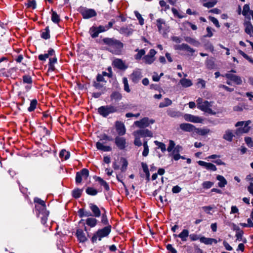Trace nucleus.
I'll return each instance as SVG.
<instances>
[{"label":"nucleus","mask_w":253,"mask_h":253,"mask_svg":"<svg viewBox=\"0 0 253 253\" xmlns=\"http://www.w3.org/2000/svg\"><path fill=\"white\" fill-rule=\"evenodd\" d=\"M236 240L239 241H242V236L244 234V232L240 230L239 227H238L236 229Z\"/></svg>","instance_id":"nucleus-43"},{"label":"nucleus","mask_w":253,"mask_h":253,"mask_svg":"<svg viewBox=\"0 0 253 253\" xmlns=\"http://www.w3.org/2000/svg\"><path fill=\"white\" fill-rule=\"evenodd\" d=\"M79 11L84 19H89L95 17L97 15L96 11L94 9L84 7H80Z\"/></svg>","instance_id":"nucleus-5"},{"label":"nucleus","mask_w":253,"mask_h":253,"mask_svg":"<svg viewBox=\"0 0 253 253\" xmlns=\"http://www.w3.org/2000/svg\"><path fill=\"white\" fill-rule=\"evenodd\" d=\"M136 51H138V53L135 55V59L136 60H140L142 56H143L145 53V51L144 49H136Z\"/></svg>","instance_id":"nucleus-45"},{"label":"nucleus","mask_w":253,"mask_h":253,"mask_svg":"<svg viewBox=\"0 0 253 253\" xmlns=\"http://www.w3.org/2000/svg\"><path fill=\"white\" fill-rule=\"evenodd\" d=\"M118 107L113 105L102 106L98 108V113L103 117H107L109 115L118 111Z\"/></svg>","instance_id":"nucleus-3"},{"label":"nucleus","mask_w":253,"mask_h":253,"mask_svg":"<svg viewBox=\"0 0 253 253\" xmlns=\"http://www.w3.org/2000/svg\"><path fill=\"white\" fill-rule=\"evenodd\" d=\"M222 76L226 77L237 85H240L242 83L241 77L231 73H226L224 75H222Z\"/></svg>","instance_id":"nucleus-10"},{"label":"nucleus","mask_w":253,"mask_h":253,"mask_svg":"<svg viewBox=\"0 0 253 253\" xmlns=\"http://www.w3.org/2000/svg\"><path fill=\"white\" fill-rule=\"evenodd\" d=\"M216 179L219 181L218 185L219 187H224L227 184V181L223 176L218 175Z\"/></svg>","instance_id":"nucleus-27"},{"label":"nucleus","mask_w":253,"mask_h":253,"mask_svg":"<svg viewBox=\"0 0 253 253\" xmlns=\"http://www.w3.org/2000/svg\"><path fill=\"white\" fill-rule=\"evenodd\" d=\"M121 161L122 162V166L121 168V169L122 172H124L126 171V169L128 163H127V161L124 158H122Z\"/></svg>","instance_id":"nucleus-53"},{"label":"nucleus","mask_w":253,"mask_h":253,"mask_svg":"<svg viewBox=\"0 0 253 253\" xmlns=\"http://www.w3.org/2000/svg\"><path fill=\"white\" fill-rule=\"evenodd\" d=\"M97 223V219L93 217H89L86 220V224L91 227L95 226Z\"/></svg>","instance_id":"nucleus-29"},{"label":"nucleus","mask_w":253,"mask_h":253,"mask_svg":"<svg viewBox=\"0 0 253 253\" xmlns=\"http://www.w3.org/2000/svg\"><path fill=\"white\" fill-rule=\"evenodd\" d=\"M122 95L121 93L118 92H113L111 95V99L115 100V101H119L122 99Z\"/></svg>","instance_id":"nucleus-40"},{"label":"nucleus","mask_w":253,"mask_h":253,"mask_svg":"<svg viewBox=\"0 0 253 253\" xmlns=\"http://www.w3.org/2000/svg\"><path fill=\"white\" fill-rule=\"evenodd\" d=\"M123 82L124 84V89L127 92H129L130 90L129 87L128 81L126 78L125 77L123 79Z\"/></svg>","instance_id":"nucleus-50"},{"label":"nucleus","mask_w":253,"mask_h":253,"mask_svg":"<svg viewBox=\"0 0 253 253\" xmlns=\"http://www.w3.org/2000/svg\"><path fill=\"white\" fill-rule=\"evenodd\" d=\"M132 25H130L129 26L126 27H123L120 28L119 30V32L121 34L125 35L127 36H129L132 34V33L133 32V30L132 28L130 27Z\"/></svg>","instance_id":"nucleus-17"},{"label":"nucleus","mask_w":253,"mask_h":253,"mask_svg":"<svg viewBox=\"0 0 253 253\" xmlns=\"http://www.w3.org/2000/svg\"><path fill=\"white\" fill-rule=\"evenodd\" d=\"M34 202L40 205L39 206H36V208L37 210H39L42 211H44L45 210V204L43 200L38 198H36L34 199Z\"/></svg>","instance_id":"nucleus-20"},{"label":"nucleus","mask_w":253,"mask_h":253,"mask_svg":"<svg viewBox=\"0 0 253 253\" xmlns=\"http://www.w3.org/2000/svg\"><path fill=\"white\" fill-rule=\"evenodd\" d=\"M89 33L92 38H95L98 37L99 32L96 27H92L89 30Z\"/></svg>","instance_id":"nucleus-36"},{"label":"nucleus","mask_w":253,"mask_h":253,"mask_svg":"<svg viewBox=\"0 0 253 253\" xmlns=\"http://www.w3.org/2000/svg\"><path fill=\"white\" fill-rule=\"evenodd\" d=\"M168 115L171 117H176L178 116V112L173 110H169L167 111Z\"/></svg>","instance_id":"nucleus-57"},{"label":"nucleus","mask_w":253,"mask_h":253,"mask_svg":"<svg viewBox=\"0 0 253 253\" xmlns=\"http://www.w3.org/2000/svg\"><path fill=\"white\" fill-rule=\"evenodd\" d=\"M135 137L134 141V144L135 145L137 146H140L142 145V142L140 139V136L138 135H133Z\"/></svg>","instance_id":"nucleus-56"},{"label":"nucleus","mask_w":253,"mask_h":253,"mask_svg":"<svg viewBox=\"0 0 253 253\" xmlns=\"http://www.w3.org/2000/svg\"><path fill=\"white\" fill-rule=\"evenodd\" d=\"M198 163L200 166L206 168L208 170L216 171L217 169L215 166L211 163H207L202 161H198Z\"/></svg>","instance_id":"nucleus-14"},{"label":"nucleus","mask_w":253,"mask_h":253,"mask_svg":"<svg viewBox=\"0 0 253 253\" xmlns=\"http://www.w3.org/2000/svg\"><path fill=\"white\" fill-rule=\"evenodd\" d=\"M82 192V189H80L79 188L74 189L72 191V195L75 198H79V197H81Z\"/></svg>","instance_id":"nucleus-38"},{"label":"nucleus","mask_w":253,"mask_h":253,"mask_svg":"<svg viewBox=\"0 0 253 253\" xmlns=\"http://www.w3.org/2000/svg\"><path fill=\"white\" fill-rule=\"evenodd\" d=\"M143 60L145 63L147 64H151L155 61V58H153L148 55H145L143 58Z\"/></svg>","instance_id":"nucleus-42"},{"label":"nucleus","mask_w":253,"mask_h":253,"mask_svg":"<svg viewBox=\"0 0 253 253\" xmlns=\"http://www.w3.org/2000/svg\"><path fill=\"white\" fill-rule=\"evenodd\" d=\"M245 141L249 147L253 148V138L250 137H246Z\"/></svg>","instance_id":"nucleus-52"},{"label":"nucleus","mask_w":253,"mask_h":253,"mask_svg":"<svg viewBox=\"0 0 253 253\" xmlns=\"http://www.w3.org/2000/svg\"><path fill=\"white\" fill-rule=\"evenodd\" d=\"M89 207L93 213V215L96 217H98L101 215V211L99 208L95 205L90 203Z\"/></svg>","instance_id":"nucleus-16"},{"label":"nucleus","mask_w":253,"mask_h":253,"mask_svg":"<svg viewBox=\"0 0 253 253\" xmlns=\"http://www.w3.org/2000/svg\"><path fill=\"white\" fill-rule=\"evenodd\" d=\"M103 75H101V74H98L97 78H96V81H97L98 82H102V83L106 82V81H105L104 78L103 77V76L106 75L107 73L106 72H103Z\"/></svg>","instance_id":"nucleus-58"},{"label":"nucleus","mask_w":253,"mask_h":253,"mask_svg":"<svg viewBox=\"0 0 253 253\" xmlns=\"http://www.w3.org/2000/svg\"><path fill=\"white\" fill-rule=\"evenodd\" d=\"M244 26H245V32L247 34L252 36L253 35V26L251 22L250 21L245 22Z\"/></svg>","instance_id":"nucleus-23"},{"label":"nucleus","mask_w":253,"mask_h":253,"mask_svg":"<svg viewBox=\"0 0 253 253\" xmlns=\"http://www.w3.org/2000/svg\"><path fill=\"white\" fill-rule=\"evenodd\" d=\"M89 176V171L86 169H83L77 172L76 176V182L77 184L81 183L83 179L86 180Z\"/></svg>","instance_id":"nucleus-6"},{"label":"nucleus","mask_w":253,"mask_h":253,"mask_svg":"<svg viewBox=\"0 0 253 253\" xmlns=\"http://www.w3.org/2000/svg\"><path fill=\"white\" fill-rule=\"evenodd\" d=\"M209 19L215 25L217 28L220 27L218 20L214 17L210 16Z\"/></svg>","instance_id":"nucleus-63"},{"label":"nucleus","mask_w":253,"mask_h":253,"mask_svg":"<svg viewBox=\"0 0 253 253\" xmlns=\"http://www.w3.org/2000/svg\"><path fill=\"white\" fill-rule=\"evenodd\" d=\"M113 140L112 137L108 136L106 134H103L101 136L99 141L103 142V141H112Z\"/></svg>","instance_id":"nucleus-62"},{"label":"nucleus","mask_w":253,"mask_h":253,"mask_svg":"<svg viewBox=\"0 0 253 253\" xmlns=\"http://www.w3.org/2000/svg\"><path fill=\"white\" fill-rule=\"evenodd\" d=\"M78 212L80 216L81 217L84 216L89 217L92 215L91 212L89 211H85L84 209H80Z\"/></svg>","instance_id":"nucleus-32"},{"label":"nucleus","mask_w":253,"mask_h":253,"mask_svg":"<svg viewBox=\"0 0 253 253\" xmlns=\"http://www.w3.org/2000/svg\"><path fill=\"white\" fill-rule=\"evenodd\" d=\"M96 147L98 150L104 152H108L111 151L112 150V148L110 146L103 145V142L101 141L97 142L96 143Z\"/></svg>","instance_id":"nucleus-18"},{"label":"nucleus","mask_w":253,"mask_h":253,"mask_svg":"<svg viewBox=\"0 0 253 253\" xmlns=\"http://www.w3.org/2000/svg\"><path fill=\"white\" fill-rule=\"evenodd\" d=\"M213 185V183L211 181H207L202 183L203 187L205 189H209Z\"/></svg>","instance_id":"nucleus-54"},{"label":"nucleus","mask_w":253,"mask_h":253,"mask_svg":"<svg viewBox=\"0 0 253 253\" xmlns=\"http://www.w3.org/2000/svg\"><path fill=\"white\" fill-rule=\"evenodd\" d=\"M189 236V231L187 229H184L178 235L182 241H187V237Z\"/></svg>","instance_id":"nucleus-30"},{"label":"nucleus","mask_w":253,"mask_h":253,"mask_svg":"<svg viewBox=\"0 0 253 253\" xmlns=\"http://www.w3.org/2000/svg\"><path fill=\"white\" fill-rule=\"evenodd\" d=\"M251 123V121L250 120H248L246 122H244V121L238 122L236 124L235 126H236V127L242 126H243V125H245L246 126H249V125Z\"/></svg>","instance_id":"nucleus-48"},{"label":"nucleus","mask_w":253,"mask_h":253,"mask_svg":"<svg viewBox=\"0 0 253 253\" xmlns=\"http://www.w3.org/2000/svg\"><path fill=\"white\" fill-rule=\"evenodd\" d=\"M104 44L108 45V50L111 53L119 55L124 46L123 43L114 38H105L102 40Z\"/></svg>","instance_id":"nucleus-1"},{"label":"nucleus","mask_w":253,"mask_h":253,"mask_svg":"<svg viewBox=\"0 0 253 253\" xmlns=\"http://www.w3.org/2000/svg\"><path fill=\"white\" fill-rule=\"evenodd\" d=\"M200 241L206 245H211L212 243L216 244L217 241L213 238H206L202 237L200 238Z\"/></svg>","instance_id":"nucleus-22"},{"label":"nucleus","mask_w":253,"mask_h":253,"mask_svg":"<svg viewBox=\"0 0 253 253\" xmlns=\"http://www.w3.org/2000/svg\"><path fill=\"white\" fill-rule=\"evenodd\" d=\"M250 11V6L249 4H246L243 6V9L242 12V14L244 16H246L248 12Z\"/></svg>","instance_id":"nucleus-59"},{"label":"nucleus","mask_w":253,"mask_h":253,"mask_svg":"<svg viewBox=\"0 0 253 253\" xmlns=\"http://www.w3.org/2000/svg\"><path fill=\"white\" fill-rule=\"evenodd\" d=\"M52 16H51V20L54 23H58L60 21V18L59 16L57 14V13L52 10Z\"/></svg>","instance_id":"nucleus-34"},{"label":"nucleus","mask_w":253,"mask_h":253,"mask_svg":"<svg viewBox=\"0 0 253 253\" xmlns=\"http://www.w3.org/2000/svg\"><path fill=\"white\" fill-rule=\"evenodd\" d=\"M111 231V226L108 225L101 229L98 230L91 238L93 243L95 242L98 238L99 241L103 237L107 236Z\"/></svg>","instance_id":"nucleus-2"},{"label":"nucleus","mask_w":253,"mask_h":253,"mask_svg":"<svg viewBox=\"0 0 253 253\" xmlns=\"http://www.w3.org/2000/svg\"><path fill=\"white\" fill-rule=\"evenodd\" d=\"M113 64L116 67L121 70H126L127 68V66L120 59H115L113 61Z\"/></svg>","instance_id":"nucleus-19"},{"label":"nucleus","mask_w":253,"mask_h":253,"mask_svg":"<svg viewBox=\"0 0 253 253\" xmlns=\"http://www.w3.org/2000/svg\"><path fill=\"white\" fill-rule=\"evenodd\" d=\"M179 83L181 85L184 87H188L192 85L191 81L189 79L183 78L180 80Z\"/></svg>","instance_id":"nucleus-28"},{"label":"nucleus","mask_w":253,"mask_h":253,"mask_svg":"<svg viewBox=\"0 0 253 253\" xmlns=\"http://www.w3.org/2000/svg\"><path fill=\"white\" fill-rule=\"evenodd\" d=\"M175 143L173 140H170L169 141V145L167 148V150L168 152H171L173 149L175 148Z\"/></svg>","instance_id":"nucleus-60"},{"label":"nucleus","mask_w":253,"mask_h":253,"mask_svg":"<svg viewBox=\"0 0 253 253\" xmlns=\"http://www.w3.org/2000/svg\"><path fill=\"white\" fill-rule=\"evenodd\" d=\"M234 136V135L232 131L230 129H228L225 132V133L223 136V138L226 140L231 142L232 141Z\"/></svg>","instance_id":"nucleus-24"},{"label":"nucleus","mask_w":253,"mask_h":253,"mask_svg":"<svg viewBox=\"0 0 253 253\" xmlns=\"http://www.w3.org/2000/svg\"><path fill=\"white\" fill-rule=\"evenodd\" d=\"M184 40L186 42L194 45L199 44V42H197L195 40L189 37H185Z\"/></svg>","instance_id":"nucleus-49"},{"label":"nucleus","mask_w":253,"mask_h":253,"mask_svg":"<svg viewBox=\"0 0 253 253\" xmlns=\"http://www.w3.org/2000/svg\"><path fill=\"white\" fill-rule=\"evenodd\" d=\"M86 192L87 194L94 196L97 194V191L92 187H88L86 189Z\"/></svg>","instance_id":"nucleus-47"},{"label":"nucleus","mask_w":253,"mask_h":253,"mask_svg":"<svg viewBox=\"0 0 253 253\" xmlns=\"http://www.w3.org/2000/svg\"><path fill=\"white\" fill-rule=\"evenodd\" d=\"M216 2L217 1L216 0H213L211 1L203 3V6L208 8H211L213 7L216 4Z\"/></svg>","instance_id":"nucleus-51"},{"label":"nucleus","mask_w":253,"mask_h":253,"mask_svg":"<svg viewBox=\"0 0 253 253\" xmlns=\"http://www.w3.org/2000/svg\"><path fill=\"white\" fill-rule=\"evenodd\" d=\"M172 101L169 98H165L164 102H161L159 104L160 108H163L171 105Z\"/></svg>","instance_id":"nucleus-39"},{"label":"nucleus","mask_w":253,"mask_h":253,"mask_svg":"<svg viewBox=\"0 0 253 253\" xmlns=\"http://www.w3.org/2000/svg\"><path fill=\"white\" fill-rule=\"evenodd\" d=\"M37 104V100H36V99L32 100L31 101L30 106L28 109V111L29 112H32V111H34L36 107Z\"/></svg>","instance_id":"nucleus-46"},{"label":"nucleus","mask_w":253,"mask_h":253,"mask_svg":"<svg viewBox=\"0 0 253 253\" xmlns=\"http://www.w3.org/2000/svg\"><path fill=\"white\" fill-rule=\"evenodd\" d=\"M115 143L120 150H124L127 146L126 138L120 136L115 137Z\"/></svg>","instance_id":"nucleus-8"},{"label":"nucleus","mask_w":253,"mask_h":253,"mask_svg":"<svg viewBox=\"0 0 253 253\" xmlns=\"http://www.w3.org/2000/svg\"><path fill=\"white\" fill-rule=\"evenodd\" d=\"M194 132L200 135L204 136L210 133V129L207 128L201 129L195 127Z\"/></svg>","instance_id":"nucleus-26"},{"label":"nucleus","mask_w":253,"mask_h":253,"mask_svg":"<svg viewBox=\"0 0 253 253\" xmlns=\"http://www.w3.org/2000/svg\"><path fill=\"white\" fill-rule=\"evenodd\" d=\"M154 143L155 144L158 146V147L161 149V151L163 152H164L166 151V145L162 143V142H159L158 141H154Z\"/></svg>","instance_id":"nucleus-44"},{"label":"nucleus","mask_w":253,"mask_h":253,"mask_svg":"<svg viewBox=\"0 0 253 253\" xmlns=\"http://www.w3.org/2000/svg\"><path fill=\"white\" fill-rule=\"evenodd\" d=\"M101 223H102L104 225H105L108 224V220L107 217V215L105 213L102 214Z\"/></svg>","instance_id":"nucleus-64"},{"label":"nucleus","mask_w":253,"mask_h":253,"mask_svg":"<svg viewBox=\"0 0 253 253\" xmlns=\"http://www.w3.org/2000/svg\"><path fill=\"white\" fill-rule=\"evenodd\" d=\"M143 146L144 148L143 151L142 152V155L143 157H147L148 155L149 149V147L147 143V140H144L143 143Z\"/></svg>","instance_id":"nucleus-33"},{"label":"nucleus","mask_w":253,"mask_h":253,"mask_svg":"<svg viewBox=\"0 0 253 253\" xmlns=\"http://www.w3.org/2000/svg\"><path fill=\"white\" fill-rule=\"evenodd\" d=\"M212 102H209L208 101H204L203 103L200 105L198 108L203 111L208 113L210 114L215 115V112L212 111L210 108L211 106Z\"/></svg>","instance_id":"nucleus-7"},{"label":"nucleus","mask_w":253,"mask_h":253,"mask_svg":"<svg viewBox=\"0 0 253 253\" xmlns=\"http://www.w3.org/2000/svg\"><path fill=\"white\" fill-rule=\"evenodd\" d=\"M133 134L138 135L139 136H141L142 137H152L153 136L152 132L145 128L134 131L133 132Z\"/></svg>","instance_id":"nucleus-9"},{"label":"nucleus","mask_w":253,"mask_h":253,"mask_svg":"<svg viewBox=\"0 0 253 253\" xmlns=\"http://www.w3.org/2000/svg\"><path fill=\"white\" fill-rule=\"evenodd\" d=\"M135 15L139 20V23L141 25H143L144 24V19L142 18L141 15L137 11L134 12Z\"/></svg>","instance_id":"nucleus-55"},{"label":"nucleus","mask_w":253,"mask_h":253,"mask_svg":"<svg viewBox=\"0 0 253 253\" xmlns=\"http://www.w3.org/2000/svg\"><path fill=\"white\" fill-rule=\"evenodd\" d=\"M96 180L98 181L99 182V183L103 186V187H104V188L107 190V191H108L109 190V186L108 185V184L107 183V182L104 181L103 179H102L101 177H97L96 179Z\"/></svg>","instance_id":"nucleus-37"},{"label":"nucleus","mask_w":253,"mask_h":253,"mask_svg":"<svg viewBox=\"0 0 253 253\" xmlns=\"http://www.w3.org/2000/svg\"><path fill=\"white\" fill-rule=\"evenodd\" d=\"M184 118L186 121L195 123H200L203 121L201 118L191 114H185Z\"/></svg>","instance_id":"nucleus-11"},{"label":"nucleus","mask_w":253,"mask_h":253,"mask_svg":"<svg viewBox=\"0 0 253 253\" xmlns=\"http://www.w3.org/2000/svg\"><path fill=\"white\" fill-rule=\"evenodd\" d=\"M57 62V58L56 57L50 58L48 64V70L53 71L55 70L54 64Z\"/></svg>","instance_id":"nucleus-31"},{"label":"nucleus","mask_w":253,"mask_h":253,"mask_svg":"<svg viewBox=\"0 0 253 253\" xmlns=\"http://www.w3.org/2000/svg\"><path fill=\"white\" fill-rule=\"evenodd\" d=\"M59 156L61 158H63L65 160H67L70 157V153L66 150L63 149L60 152Z\"/></svg>","instance_id":"nucleus-35"},{"label":"nucleus","mask_w":253,"mask_h":253,"mask_svg":"<svg viewBox=\"0 0 253 253\" xmlns=\"http://www.w3.org/2000/svg\"><path fill=\"white\" fill-rule=\"evenodd\" d=\"M116 130L120 136H122L126 133V128L124 123L117 121L115 123Z\"/></svg>","instance_id":"nucleus-12"},{"label":"nucleus","mask_w":253,"mask_h":253,"mask_svg":"<svg viewBox=\"0 0 253 253\" xmlns=\"http://www.w3.org/2000/svg\"><path fill=\"white\" fill-rule=\"evenodd\" d=\"M182 46H183L182 50H186L187 51L191 52V53H193V52H195V50L193 48H191L187 44L183 43V45Z\"/></svg>","instance_id":"nucleus-61"},{"label":"nucleus","mask_w":253,"mask_h":253,"mask_svg":"<svg viewBox=\"0 0 253 253\" xmlns=\"http://www.w3.org/2000/svg\"><path fill=\"white\" fill-rule=\"evenodd\" d=\"M42 38L47 40L50 38V35H49V29L48 27H46L45 29V31L43 32L42 34Z\"/></svg>","instance_id":"nucleus-41"},{"label":"nucleus","mask_w":253,"mask_h":253,"mask_svg":"<svg viewBox=\"0 0 253 253\" xmlns=\"http://www.w3.org/2000/svg\"><path fill=\"white\" fill-rule=\"evenodd\" d=\"M76 234L78 239L80 240V242H84L86 240V238L85 237L84 233L82 230H77Z\"/></svg>","instance_id":"nucleus-25"},{"label":"nucleus","mask_w":253,"mask_h":253,"mask_svg":"<svg viewBox=\"0 0 253 253\" xmlns=\"http://www.w3.org/2000/svg\"><path fill=\"white\" fill-rule=\"evenodd\" d=\"M243 127H240L236 130L235 134L237 135H241L243 133H248L251 129L250 126H246L245 125H243Z\"/></svg>","instance_id":"nucleus-21"},{"label":"nucleus","mask_w":253,"mask_h":253,"mask_svg":"<svg viewBox=\"0 0 253 253\" xmlns=\"http://www.w3.org/2000/svg\"><path fill=\"white\" fill-rule=\"evenodd\" d=\"M181 129L186 132L195 131V127L193 125L188 123H183L180 125Z\"/></svg>","instance_id":"nucleus-15"},{"label":"nucleus","mask_w":253,"mask_h":253,"mask_svg":"<svg viewBox=\"0 0 253 253\" xmlns=\"http://www.w3.org/2000/svg\"><path fill=\"white\" fill-rule=\"evenodd\" d=\"M155 120L150 119L148 117H144L139 121L134 122V125L140 128H144L148 127L150 124H153L155 123Z\"/></svg>","instance_id":"nucleus-4"},{"label":"nucleus","mask_w":253,"mask_h":253,"mask_svg":"<svg viewBox=\"0 0 253 253\" xmlns=\"http://www.w3.org/2000/svg\"><path fill=\"white\" fill-rule=\"evenodd\" d=\"M142 77V74L139 70L133 71L130 75V79L134 83H138Z\"/></svg>","instance_id":"nucleus-13"}]
</instances>
